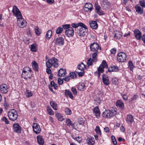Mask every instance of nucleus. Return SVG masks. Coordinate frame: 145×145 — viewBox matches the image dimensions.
Returning a JSON list of instances; mask_svg holds the SVG:
<instances>
[{
    "label": "nucleus",
    "instance_id": "nucleus-1",
    "mask_svg": "<svg viewBox=\"0 0 145 145\" xmlns=\"http://www.w3.org/2000/svg\"><path fill=\"white\" fill-rule=\"evenodd\" d=\"M7 115L9 119L12 121L16 120L18 116V112L14 109L10 110L8 111Z\"/></svg>",
    "mask_w": 145,
    "mask_h": 145
},
{
    "label": "nucleus",
    "instance_id": "nucleus-2",
    "mask_svg": "<svg viewBox=\"0 0 145 145\" xmlns=\"http://www.w3.org/2000/svg\"><path fill=\"white\" fill-rule=\"evenodd\" d=\"M63 28L66 29L65 34L68 37L72 36L74 34V31L73 28L70 27L69 24H65L62 25Z\"/></svg>",
    "mask_w": 145,
    "mask_h": 145
},
{
    "label": "nucleus",
    "instance_id": "nucleus-3",
    "mask_svg": "<svg viewBox=\"0 0 145 145\" xmlns=\"http://www.w3.org/2000/svg\"><path fill=\"white\" fill-rule=\"evenodd\" d=\"M46 65L47 67L50 68L52 66L55 68L57 67L58 66V61L57 59L53 57L46 62Z\"/></svg>",
    "mask_w": 145,
    "mask_h": 145
},
{
    "label": "nucleus",
    "instance_id": "nucleus-4",
    "mask_svg": "<svg viewBox=\"0 0 145 145\" xmlns=\"http://www.w3.org/2000/svg\"><path fill=\"white\" fill-rule=\"evenodd\" d=\"M117 114L115 110H106L103 113V117L106 118H111Z\"/></svg>",
    "mask_w": 145,
    "mask_h": 145
},
{
    "label": "nucleus",
    "instance_id": "nucleus-5",
    "mask_svg": "<svg viewBox=\"0 0 145 145\" xmlns=\"http://www.w3.org/2000/svg\"><path fill=\"white\" fill-rule=\"evenodd\" d=\"M29 71L30 72L31 71V70L29 67H25L22 70V76L26 80L28 79L31 78V77L30 76V74L28 72Z\"/></svg>",
    "mask_w": 145,
    "mask_h": 145
},
{
    "label": "nucleus",
    "instance_id": "nucleus-6",
    "mask_svg": "<svg viewBox=\"0 0 145 145\" xmlns=\"http://www.w3.org/2000/svg\"><path fill=\"white\" fill-rule=\"evenodd\" d=\"M17 24L20 28H23L27 25V22L23 18L22 16L17 18Z\"/></svg>",
    "mask_w": 145,
    "mask_h": 145
},
{
    "label": "nucleus",
    "instance_id": "nucleus-7",
    "mask_svg": "<svg viewBox=\"0 0 145 145\" xmlns=\"http://www.w3.org/2000/svg\"><path fill=\"white\" fill-rule=\"evenodd\" d=\"M127 56L124 52H121L119 53L117 56V59L120 62H123L126 59Z\"/></svg>",
    "mask_w": 145,
    "mask_h": 145
},
{
    "label": "nucleus",
    "instance_id": "nucleus-8",
    "mask_svg": "<svg viewBox=\"0 0 145 145\" xmlns=\"http://www.w3.org/2000/svg\"><path fill=\"white\" fill-rule=\"evenodd\" d=\"M90 49L92 52H98L99 50H101V48L97 43H93L90 45Z\"/></svg>",
    "mask_w": 145,
    "mask_h": 145
},
{
    "label": "nucleus",
    "instance_id": "nucleus-9",
    "mask_svg": "<svg viewBox=\"0 0 145 145\" xmlns=\"http://www.w3.org/2000/svg\"><path fill=\"white\" fill-rule=\"evenodd\" d=\"M12 12L13 15L15 16L17 18L21 17L22 15L21 12L17 7L14 5L13 6Z\"/></svg>",
    "mask_w": 145,
    "mask_h": 145
},
{
    "label": "nucleus",
    "instance_id": "nucleus-10",
    "mask_svg": "<svg viewBox=\"0 0 145 145\" xmlns=\"http://www.w3.org/2000/svg\"><path fill=\"white\" fill-rule=\"evenodd\" d=\"M76 35L79 37H84L86 34V30L83 29L82 28H79L77 31Z\"/></svg>",
    "mask_w": 145,
    "mask_h": 145
},
{
    "label": "nucleus",
    "instance_id": "nucleus-11",
    "mask_svg": "<svg viewBox=\"0 0 145 145\" xmlns=\"http://www.w3.org/2000/svg\"><path fill=\"white\" fill-rule=\"evenodd\" d=\"M110 2L108 0H104L102 1L101 5L104 9L106 10L110 7Z\"/></svg>",
    "mask_w": 145,
    "mask_h": 145
},
{
    "label": "nucleus",
    "instance_id": "nucleus-12",
    "mask_svg": "<svg viewBox=\"0 0 145 145\" xmlns=\"http://www.w3.org/2000/svg\"><path fill=\"white\" fill-rule=\"evenodd\" d=\"M32 127L34 132L37 134L39 133L41 131V129L39 125L36 123L33 124Z\"/></svg>",
    "mask_w": 145,
    "mask_h": 145
},
{
    "label": "nucleus",
    "instance_id": "nucleus-13",
    "mask_svg": "<svg viewBox=\"0 0 145 145\" xmlns=\"http://www.w3.org/2000/svg\"><path fill=\"white\" fill-rule=\"evenodd\" d=\"M13 129L15 132L20 133L21 131V127L18 123L14 124L13 125Z\"/></svg>",
    "mask_w": 145,
    "mask_h": 145
},
{
    "label": "nucleus",
    "instance_id": "nucleus-14",
    "mask_svg": "<svg viewBox=\"0 0 145 145\" xmlns=\"http://www.w3.org/2000/svg\"><path fill=\"white\" fill-rule=\"evenodd\" d=\"M8 86L5 84H3L0 86V90L2 93H7L8 91Z\"/></svg>",
    "mask_w": 145,
    "mask_h": 145
},
{
    "label": "nucleus",
    "instance_id": "nucleus-15",
    "mask_svg": "<svg viewBox=\"0 0 145 145\" xmlns=\"http://www.w3.org/2000/svg\"><path fill=\"white\" fill-rule=\"evenodd\" d=\"M93 9L92 5L90 3H86L84 7V10L86 12H90Z\"/></svg>",
    "mask_w": 145,
    "mask_h": 145
},
{
    "label": "nucleus",
    "instance_id": "nucleus-16",
    "mask_svg": "<svg viewBox=\"0 0 145 145\" xmlns=\"http://www.w3.org/2000/svg\"><path fill=\"white\" fill-rule=\"evenodd\" d=\"M95 7L96 12L100 15L103 14V12L101 10V7L97 3H95Z\"/></svg>",
    "mask_w": 145,
    "mask_h": 145
},
{
    "label": "nucleus",
    "instance_id": "nucleus-17",
    "mask_svg": "<svg viewBox=\"0 0 145 145\" xmlns=\"http://www.w3.org/2000/svg\"><path fill=\"white\" fill-rule=\"evenodd\" d=\"M134 33L136 38L137 40H140L142 37L140 31L138 29H136L134 31Z\"/></svg>",
    "mask_w": 145,
    "mask_h": 145
},
{
    "label": "nucleus",
    "instance_id": "nucleus-18",
    "mask_svg": "<svg viewBox=\"0 0 145 145\" xmlns=\"http://www.w3.org/2000/svg\"><path fill=\"white\" fill-rule=\"evenodd\" d=\"M56 44L58 46H61L64 44V39L62 37L57 38L56 40Z\"/></svg>",
    "mask_w": 145,
    "mask_h": 145
},
{
    "label": "nucleus",
    "instance_id": "nucleus-19",
    "mask_svg": "<svg viewBox=\"0 0 145 145\" xmlns=\"http://www.w3.org/2000/svg\"><path fill=\"white\" fill-rule=\"evenodd\" d=\"M102 79L103 82L105 85L108 86L109 84V80L108 76L105 74L103 75Z\"/></svg>",
    "mask_w": 145,
    "mask_h": 145
},
{
    "label": "nucleus",
    "instance_id": "nucleus-20",
    "mask_svg": "<svg viewBox=\"0 0 145 145\" xmlns=\"http://www.w3.org/2000/svg\"><path fill=\"white\" fill-rule=\"evenodd\" d=\"M94 114L96 116L97 118H99L100 116V111L99 108L97 106L95 107L93 110Z\"/></svg>",
    "mask_w": 145,
    "mask_h": 145
},
{
    "label": "nucleus",
    "instance_id": "nucleus-21",
    "mask_svg": "<svg viewBox=\"0 0 145 145\" xmlns=\"http://www.w3.org/2000/svg\"><path fill=\"white\" fill-rule=\"evenodd\" d=\"M90 27L94 29H96L98 27V25L97 22L95 21H90L89 22Z\"/></svg>",
    "mask_w": 145,
    "mask_h": 145
},
{
    "label": "nucleus",
    "instance_id": "nucleus-22",
    "mask_svg": "<svg viewBox=\"0 0 145 145\" xmlns=\"http://www.w3.org/2000/svg\"><path fill=\"white\" fill-rule=\"evenodd\" d=\"M119 70V69L118 67L113 65L110 67L108 69V71L109 72H118Z\"/></svg>",
    "mask_w": 145,
    "mask_h": 145
},
{
    "label": "nucleus",
    "instance_id": "nucleus-23",
    "mask_svg": "<svg viewBox=\"0 0 145 145\" xmlns=\"http://www.w3.org/2000/svg\"><path fill=\"white\" fill-rule=\"evenodd\" d=\"M86 86L84 83H80L78 87V89L81 91H84L86 89Z\"/></svg>",
    "mask_w": 145,
    "mask_h": 145
},
{
    "label": "nucleus",
    "instance_id": "nucleus-24",
    "mask_svg": "<svg viewBox=\"0 0 145 145\" xmlns=\"http://www.w3.org/2000/svg\"><path fill=\"white\" fill-rule=\"evenodd\" d=\"M134 121V119L133 116L131 114H128L127 115L126 121L128 124H131Z\"/></svg>",
    "mask_w": 145,
    "mask_h": 145
},
{
    "label": "nucleus",
    "instance_id": "nucleus-25",
    "mask_svg": "<svg viewBox=\"0 0 145 145\" xmlns=\"http://www.w3.org/2000/svg\"><path fill=\"white\" fill-rule=\"evenodd\" d=\"M37 141L40 145H43L44 143V140L41 135H38L37 137Z\"/></svg>",
    "mask_w": 145,
    "mask_h": 145
},
{
    "label": "nucleus",
    "instance_id": "nucleus-26",
    "mask_svg": "<svg viewBox=\"0 0 145 145\" xmlns=\"http://www.w3.org/2000/svg\"><path fill=\"white\" fill-rule=\"evenodd\" d=\"M116 105L119 107L122 110L124 109V105L123 103L121 100L117 101L116 103Z\"/></svg>",
    "mask_w": 145,
    "mask_h": 145
},
{
    "label": "nucleus",
    "instance_id": "nucleus-27",
    "mask_svg": "<svg viewBox=\"0 0 145 145\" xmlns=\"http://www.w3.org/2000/svg\"><path fill=\"white\" fill-rule=\"evenodd\" d=\"M87 143L90 145H93L95 144V140L92 137L88 138L86 139Z\"/></svg>",
    "mask_w": 145,
    "mask_h": 145
},
{
    "label": "nucleus",
    "instance_id": "nucleus-28",
    "mask_svg": "<svg viewBox=\"0 0 145 145\" xmlns=\"http://www.w3.org/2000/svg\"><path fill=\"white\" fill-rule=\"evenodd\" d=\"M65 94L67 97H69L72 99H73L74 97L71 92L69 90H65Z\"/></svg>",
    "mask_w": 145,
    "mask_h": 145
},
{
    "label": "nucleus",
    "instance_id": "nucleus-29",
    "mask_svg": "<svg viewBox=\"0 0 145 145\" xmlns=\"http://www.w3.org/2000/svg\"><path fill=\"white\" fill-rule=\"evenodd\" d=\"M114 34V38L116 39H120L122 37V33L120 31H115Z\"/></svg>",
    "mask_w": 145,
    "mask_h": 145
},
{
    "label": "nucleus",
    "instance_id": "nucleus-30",
    "mask_svg": "<svg viewBox=\"0 0 145 145\" xmlns=\"http://www.w3.org/2000/svg\"><path fill=\"white\" fill-rule=\"evenodd\" d=\"M66 73V71L65 69H61L58 71V75L59 76H63Z\"/></svg>",
    "mask_w": 145,
    "mask_h": 145
},
{
    "label": "nucleus",
    "instance_id": "nucleus-31",
    "mask_svg": "<svg viewBox=\"0 0 145 145\" xmlns=\"http://www.w3.org/2000/svg\"><path fill=\"white\" fill-rule=\"evenodd\" d=\"M32 65L33 68L35 71H38V65L37 62L35 61H33L32 63Z\"/></svg>",
    "mask_w": 145,
    "mask_h": 145
},
{
    "label": "nucleus",
    "instance_id": "nucleus-32",
    "mask_svg": "<svg viewBox=\"0 0 145 145\" xmlns=\"http://www.w3.org/2000/svg\"><path fill=\"white\" fill-rule=\"evenodd\" d=\"M56 117L60 121H62L64 120V118L62 114L59 113H56L55 114Z\"/></svg>",
    "mask_w": 145,
    "mask_h": 145
},
{
    "label": "nucleus",
    "instance_id": "nucleus-33",
    "mask_svg": "<svg viewBox=\"0 0 145 145\" xmlns=\"http://www.w3.org/2000/svg\"><path fill=\"white\" fill-rule=\"evenodd\" d=\"M128 67L129 70L131 71H133L134 69L135 68V66L131 61H129L128 62Z\"/></svg>",
    "mask_w": 145,
    "mask_h": 145
},
{
    "label": "nucleus",
    "instance_id": "nucleus-34",
    "mask_svg": "<svg viewBox=\"0 0 145 145\" xmlns=\"http://www.w3.org/2000/svg\"><path fill=\"white\" fill-rule=\"evenodd\" d=\"M136 12L140 14H142L143 10L141 9V7L138 5H137L135 6Z\"/></svg>",
    "mask_w": 145,
    "mask_h": 145
},
{
    "label": "nucleus",
    "instance_id": "nucleus-35",
    "mask_svg": "<svg viewBox=\"0 0 145 145\" xmlns=\"http://www.w3.org/2000/svg\"><path fill=\"white\" fill-rule=\"evenodd\" d=\"M86 68L85 65L82 62L79 64L78 66V69L81 71H84Z\"/></svg>",
    "mask_w": 145,
    "mask_h": 145
},
{
    "label": "nucleus",
    "instance_id": "nucleus-36",
    "mask_svg": "<svg viewBox=\"0 0 145 145\" xmlns=\"http://www.w3.org/2000/svg\"><path fill=\"white\" fill-rule=\"evenodd\" d=\"M52 35V31L51 30H49L47 32L45 37L47 39H49L51 38Z\"/></svg>",
    "mask_w": 145,
    "mask_h": 145
},
{
    "label": "nucleus",
    "instance_id": "nucleus-37",
    "mask_svg": "<svg viewBox=\"0 0 145 145\" xmlns=\"http://www.w3.org/2000/svg\"><path fill=\"white\" fill-rule=\"evenodd\" d=\"M138 98V95L136 94L134 95L132 98L129 100V102L130 103H132L133 101H135Z\"/></svg>",
    "mask_w": 145,
    "mask_h": 145
},
{
    "label": "nucleus",
    "instance_id": "nucleus-38",
    "mask_svg": "<svg viewBox=\"0 0 145 145\" xmlns=\"http://www.w3.org/2000/svg\"><path fill=\"white\" fill-rule=\"evenodd\" d=\"M50 105L54 110H57V103L53 101H52L50 102Z\"/></svg>",
    "mask_w": 145,
    "mask_h": 145
},
{
    "label": "nucleus",
    "instance_id": "nucleus-39",
    "mask_svg": "<svg viewBox=\"0 0 145 145\" xmlns=\"http://www.w3.org/2000/svg\"><path fill=\"white\" fill-rule=\"evenodd\" d=\"M37 47L35 44H33L31 45V50L32 52H35L37 50Z\"/></svg>",
    "mask_w": 145,
    "mask_h": 145
},
{
    "label": "nucleus",
    "instance_id": "nucleus-40",
    "mask_svg": "<svg viewBox=\"0 0 145 145\" xmlns=\"http://www.w3.org/2000/svg\"><path fill=\"white\" fill-rule=\"evenodd\" d=\"M97 53V52H95L92 55V59L93 62H96L97 61L96 57Z\"/></svg>",
    "mask_w": 145,
    "mask_h": 145
},
{
    "label": "nucleus",
    "instance_id": "nucleus-41",
    "mask_svg": "<svg viewBox=\"0 0 145 145\" xmlns=\"http://www.w3.org/2000/svg\"><path fill=\"white\" fill-rule=\"evenodd\" d=\"M66 123L67 125L69 126H70L74 127V124L72 123L71 120L69 119H67L66 120Z\"/></svg>",
    "mask_w": 145,
    "mask_h": 145
},
{
    "label": "nucleus",
    "instance_id": "nucleus-42",
    "mask_svg": "<svg viewBox=\"0 0 145 145\" xmlns=\"http://www.w3.org/2000/svg\"><path fill=\"white\" fill-rule=\"evenodd\" d=\"M35 30L36 34L37 35H39L41 33L40 29L38 27H35Z\"/></svg>",
    "mask_w": 145,
    "mask_h": 145
},
{
    "label": "nucleus",
    "instance_id": "nucleus-43",
    "mask_svg": "<svg viewBox=\"0 0 145 145\" xmlns=\"http://www.w3.org/2000/svg\"><path fill=\"white\" fill-rule=\"evenodd\" d=\"M100 65L102 67H103L104 68H107L108 67V65L107 64L105 60H103L101 64Z\"/></svg>",
    "mask_w": 145,
    "mask_h": 145
},
{
    "label": "nucleus",
    "instance_id": "nucleus-44",
    "mask_svg": "<svg viewBox=\"0 0 145 145\" xmlns=\"http://www.w3.org/2000/svg\"><path fill=\"white\" fill-rule=\"evenodd\" d=\"M78 25L79 26L81 27L79 28H82L83 29H85V30L87 29V27L86 25L82 22L79 23Z\"/></svg>",
    "mask_w": 145,
    "mask_h": 145
},
{
    "label": "nucleus",
    "instance_id": "nucleus-45",
    "mask_svg": "<svg viewBox=\"0 0 145 145\" xmlns=\"http://www.w3.org/2000/svg\"><path fill=\"white\" fill-rule=\"evenodd\" d=\"M47 110L50 115H53L54 114V113L51 108L47 107Z\"/></svg>",
    "mask_w": 145,
    "mask_h": 145
},
{
    "label": "nucleus",
    "instance_id": "nucleus-46",
    "mask_svg": "<svg viewBox=\"0 0 145 145\" xmlns=\"http://www.w3.org/2000/svg\"><path fill=\"white\" fill-rule=\"evenodd\" d=\"M65 111L67 115H70L72 113L71 110L69 108H66L65 109Z\"/></svg>",
    "mask_w": 145,
    "mask_h": 145
},
{
    "label": "nucleus",
    "instance_id": "nucleus-47",
    "mask_svg": "<svg viewBox=\"0 0 145 145\" xmlns=\"http://www.w3.org/2000/svg\"><path fill=\"white\" fill-rule=\"evenodd\" d=\"M111 140L112 142L114 145H116L117 144V141L114 135H112L111 137Z\"/></svg>",
    "mask_w": 145,
    "mask_h": 145
},
{
    "label": "nucleus",
    "instance_id": "nucleus-48",
    "mask_svg": "<svg viewBox=\"0 0 145 145\" xmlns=\"http://www.w3.org/2000/svg\"><path fill=\"white\" fill-rule=\"evenodd\" d=\"M69 76L72 78H75L76 77V74L74 72H71L70 73Z\"/></svg>",
    "mask_w": 145,
    "mask_h": 145
},
{
    "label": "nucleus",
    "instance_id": "nucleus-49",
    "mask_svg": "<svg viewBox=\"0 0 145 145\" xmlns=\"http://www.w3.org/2000/svg\"><path fill=\"white\" fill-rule=\"evenodd\" d=\"M95 131L99 135L101 134V131L100 130L99 127L98 126H97L95 129Z\"/></svg>",
    "mask_w": 145,
    "mask_h": 145
},
{
    "label": "nucleus",
    "instance_id": "nucleus-50",
    "mask_svg": "<svg viewBox=\"0 0 145 145\" xmlns=\"http://www.w3.org/2000/svg\"><path fill=\"white\" fill-rule=\"evenodd\" d=\"M63 30V28L61 27H58L56 30V33L57 34H59L61 33Z\"/></svg>",
    "mask_w": 145,
    "mask_h": 145
},
{
    "label": "nucleus",
    "instance_id": "nucleus-51",
    "mask_svg": "<svg viewBox=\"0 0 145 145\" xmlns=\"http://www.w3.org/2000/svg\"><path fill=\"white\" fill-rule=\"evenodd\" d=\"M2 120L4 121L5 123L8 124L9 123V122L7 118L5 117H4L2 119Z\"/></svg>",
    "mask_w": 145,
    "mask_h": 145
},
{
    "label": "nucleus",
    "instance_id": "nucleus-52",
    "mask_svg": "<svg viewBox=\"0 0 145 145\" xmlns=\"http://www.w3.org/2000/svg\"><path fill=\"white\" fill-rule=\"evenodd\" d=\"M71 91L72 92L73 94L74 95H76L77 94V92L75 88L74 87H73L71 88Z\"/></svg>",
    "mask_w": 145,
    "mask_h": 145
},
{
    "label": "nucleus",
    "instance_id": "nucleus-53",
    "mask_svg": "<svg viewBox=\"0 0 145 145\" xmlns=\"http://www.w3.org/2000/svg\"><path fill=\"white\" fill-rule=\"evenodd\" d=\"M104 68L103 67L100 65L97 71L101 73H102L104 72Z\"/></svg>",
    "mask_w": 145,
    "mask_h": 145
},
{
    "label": "nucleus",
    "instance_id": "nucleus-54",
    "mask_svg": "<svg viewBox=\"0 0 145 145\" xmlns=\"http://www.w3.org/2000/svg\"><path fill=\"white\" fill-rule=\"evenodd\" d=\"M78 123L80 125H83L84 123V121L83 118H80L78 119Z\"/></svg>",
    "mask_w": 145,
    "mask_h": 145
},
{
    "label": "nucleus",
    "instance_id": "nucleus-55",
    "mask_svg": "<svg viewBox=\"0 0 145 145\" xmlns=\"http://www.w3.org/2000/svg\"><path fill=\"white\" fill-rule=\"evenodd\" d=\"M139 2L141 6L145 7V0H142L140 1Z\"/></svg>",
    "mask_w": 145,
    "mask_h": 145
},
{
    "label": "nucleus",
    "instance_id": "nucleus-56",
    "mask_svg": "<svg viewBox=\"0 0 145 145\" xmlns=\"http://www.w3.org/2000/svg\"><path fill=\"white\" fill-rule=\"evenodd\" d=\"M93 60L91 58H90L88 60L87 64L88 66H91L92 65Z\"/></svg>",
    "mask_w": 145,
    "mask_h": 145
},
{
    "label": "nucleus",
    "instance_id": "nucleus-57",
    "mask_svg": "<svg viewBox=\"0 0 145 145\" xmlns=\"http://www.w3.org/2000/svg\"><path fill=\"white\" fill-rule=\"evenodd\" d=\"M71 26L74 28H76L79 26V25H78V24L73 23L71 24Z\"/></svg>",
    "mask_w": 145,
    "mask_h": 145
},
{
    "label": "nucleus",
    "instance_id": "nucleus-58",
    "mask_svg": "<svg viewBox=\"0 0 145 145\" xmlns=\"http://www.w3.org/2000/svg\"><path fill=\"white\" fill-rule=\"evenodd\" d=\"M116 52V49L115 48H114L110 50V52L112 54H115Z\"/></svg>",
    "mask_w": 145,
    "mask_h": 145
},
{
    "label": "nucleus",
    "instance_id": "nucleus-59",
    "mask_svg": "<svg viewBox=\"0 0 145 145\" xmlns=\"http://www.w3.org/2000/svg\"><path fill=\"white\" fill-rule=\"evenodd\" d=\"M47 3L49 4H52L54 2V0H46Z\"/></svg>",
    "mask_w": 145,
    "mask_h": 145
},
{
    "label": "nucleus",
    "instance_id": "nucleus-60",
    "mask_svg": "<svg viewBox=\"0 0 145 145\" xmlns=\"http://www.w3.org/2000/svg\"><path fill=\"white\" fill-rule=\"evenodd\" d=\"M101 73L100 72L98 71H96L94 73L95 75L97 76L98 78H99L100 77Z\"/></svg>",
    "mask_w": 145,
    "mask_h": 145
},
{
    "label": "nucleus",
    "instance_id": "nucleus-61",
    "mask_svg": "<svg viewBox=\"0 0 145 145\" xmlns=\"http://www.w3.org/2000/svg\"><path fill=\"white\" fill-rule=\"evenodd\" d=\"M123 99L125 101H127L128 100V97L126 94H124L122 95Z\"/></svg>",
    "mask_w": 145,
    "mask_h": 145
},
{
    "label": "nucleus",
    "instance_id": "nucleus-62",
    "mask_svg": "<svg viewBox=\"0 0 145 145\" xmlns=\"http://www.w3.org/2000/svg\"><path fill=\"white\" fill-rule=\"evenodd\" d=\"M76 139L77 142L79 143H80L82 140V138L81 137H76Z\"/></svg>",
    "mask_w": 145,
    "mask_h": 145
},
{
    "label": "nucleus",
    "instance_id": "nucleus-63",
    "mask_svg": "<svg viewBox=\"0 0 145 145\" xmlns=\"http://www.w3.org/2000/svg\"><path fill=\"white\" fill-rule=\"evenodd\" d=\"M32 95V93L31 91H28L26 94V96L27 97H30Z\"/></svg>",
    "mask_w": 145,
    "mask_h": 145
},
{
    "label": "nucleus",
    "instance_id": "nucleus-64",
    "mask_svg": "<svg viewBox=\"0 0 145 145\" xmlns=\"http://www.w3.org/2000/svg\"><path fill=\"white\" fill-rule=\"evenodd\" d=\"M84 71H81V72H78V74L79 76H82L84 74Z\"/></svg>",
    "mask_w": 145,
    "mask_h": 145
}]
</instances>
